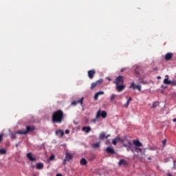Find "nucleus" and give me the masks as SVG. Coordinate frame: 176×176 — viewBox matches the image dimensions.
<instances>
[{
  "mask_svg": "<svg viewBox=\"0 0 176 176\" xmlns=\"http://www.w3.org/2000/svg\"><path fill=\"white\" fill-rule=\"evenodd\" d=\"M113 83L116 85V90L118 93H120V91H123L124 89H126V85L124 84V77L122 76H118L115 81H113Z\"/></svg>",
  "mask_w": 176,
  "mask_h": 176,
  "instance_id": "obj_1",
  "label": "nucleus"
},
{
  "mask_svg": "<svg viewBox=\"0 0 176 176\" xmlns=\"http://www.w3.org/2000/svg\"><path fill=\"white\" fill-rule=\"evenodd\" d=\"M64 120V112L62 110H58L52 114L53 123H62Z\"/></svg>",
  "mask_w": 176,
  "mask_h": 176,
  "instance_id": "obj_2",
  "label": "nucleus"
},
{
  "mask_svg": "<svg viewBox=\"0 0 176 176\" xmlns=\"http://www.w3.org/2000/svg\"><path fill=\"white\" fill-rule=\"evenodd\" d=\"M35 130V126H27L25 131H16V134H23V135H27L28 133H32Z\"/></svg>",
  "mask_w": 176,
  "mask_h": 176,
  "instance_id": "obj_3",
  "label": "nucleus"
},
{
  "mask_svg": "<svg viewBox=\"0 0 176 176\" xmlns=\"http://www.w3.org/2000/svg\"><path fill=\"white\" fill-rule=\"evenodd\" d=\"M100 116L103 118V119H105V118H107V111H101V110H99L96 114V119H98L100 118Z\"/></svg>",
  "mask_w": 176,
  "mask_h": 176,
  "instance_id": "obj_4",
  "label": "nucleus"
},
{
  "mask_svg": "<svg viewBox=\"0 0 176 176\" xmlns=\"http://www.w3.org/2000/svg\"><path fill=\"white\" fill-rule=\"evenodd\" d=\"M72 157H74V155L69 153H66L65 159L63 161V164H65L66 162H69V160H72Z\"/></svg>",
  "mask_w": 176,
  "mask_h": 176,
  "instance_id": "obj_5",
  "label": "nucleus"
},
{
  "mask_svg": "<svg viewBox=\"0 0 176 176\" xmlns=\"http://www.w3.org/2000/svg\"><path fill=\"white\" fill-rule=\"evenodd\" d=\"M78 104H80V105H83V98H82L79 100H75V101L72 102V105H74V107H76V105H78Z\"/></svg>",
  "mask_w": 176,
  "mask_h": 176,
  "instance_id": "obj_6",
  "label": "nucleus"
},
{
  "mask_svg": "<svg viewBox=\"0 0 176 176\" xmlns=\"http://www.w3.org/2000/svg\"><path fill=\"white\" fill-rule=\"evenodd\" d=\"M94 75H96V70L91 69L88 71V76L89 79H93V78H94Z\"/></svg>",
  "mask_w": 176,
  "mask_h": 176,
  "instance_id": "obj_7",
  "label": "nucleus"
},
{
  "mask_svg": "<svg viewBox=\"0 0 176 176\" xmlns=\"http://www.w3.org/2000/svg\"><path fill=\"white\" fill-rule=\"evenodd\" d=\"M104 94H105V93L102 91L97 92L94 96L95 101H97V100H98V97H100V96H104Z\"/></svg>",
  "mask_w": 176,
  "mask_h": 176,
  "instance_id": "obj_8",
  "label": "nucleus"
},
{
  "mask_svg": "<svg viewBox=\"0 0 176 176\" xmlns=\"http://www.w3.org/2000/svg\"><path fill=\"white\" fill-rule=\"evenodd\" d=\"M173 53H171V52L167 53L165 55L166 61H170V60H171V58H173Z\"/></svg>",
  "mask_w": 176,
  "mask_h": 176,
  "instance_id": "obj_9",
  "label": "nucleus"
},
{
  "mask_svg": "<svg viewBox=\"0 0 176 176\" xmlns=\"http://www.w3.org/2000/svg\"><path fill=\"white\" fill-rule=\"evenodd\" d=\"M131 87L133 89V90H135V89H137L138 90H139V91H141V85H135V84L133 82L131 85Z\"/></svg>",
  "mask_w": 176,
  "mask_h": 176,
  "instance_id": "obj_10",
  "label": "nucleus"
},
{
  "mask_svg": "<svg viewBox=\"0 0 176 176\" xmlns=\"http://www.w3.org/2000/svg\"><path fill=\"white\" fill-rule=\"evenodd\" d=\"M26 157L29 160H30V162H35V160H36V158L32 157V153H27Z\"/></svg>",
  "mask_w": 176,
  "mask_h": 176,
  "instance_id": "obj_11",
  "label": "nucleus"
},
{
  "mask_svg": "<svg viewBox=\"0 0 176 176\" xmlns=\"http://www.w3.org/2000/svg\"><path fill=\"white\" fill-rule=\"evenodd\" d=\"M106 151L107 153H110V155H115V150L112 147H107Z\"/></svg>",
  "mask_w": 176,
  "mask_h": 176,
  "instance_id": "obj_12",
  "label": "nucleus"
},
{
  "mask_svg": "<svg viewBox=\"0 0 176 176\" xmlns=\"http://www.w3.org/2000/svg\"><path fill=\"white\" fill-rule=\"evenodd\" d=\"M56 135H59V137H60V138H63V137H64V131L59 129L56 131Z\"/></svg>",
  "mask_w": 176,
  "mask_h": 176,
  "instance_id": "obj_13",
  "label": "nucleus"
},
{
  "mask_svg": "<svg viewBox=\"0 0 176 176\" xmlns=\"http://www.w3.org/2000/svg\"><path fill=\"white\" fill-rule=\"evenodd\" d=\"M82 131H85L87 134L91 131V127L90 126H83L82 129Z\"/></svg>",
  "mask_w": 176,
  "mask_h": 176,
  "instance_id": "obj_14",
  "label": "nucleus"
},
{
  "mask_svg": "<svg viewBox=\"0 0 176 176\" xmlns=\"http://www.w3.org/2000/svg\"><path fill=\"white\" fill-rule=\"evenodd\" d=\"M164 85H171V80H168V75L165 76V79L164 80Z\"/></svg>",
  "mask_w": 176,
  "mask_h": 176,
  "instance_id": "obj_15",
  "label": "nucleus"
},
{
  "mask_svg": "<svg viewBox=\"0 0 176 176\" xmlns=\"http://www.w3.org/2000/svg\"><path fill=\"white\" fill-rule=\"evenodd\" d=\"M109 135H107L105 136V132H102V133H100V135L99 136V138L100 140H104V138H106V140H107V138H108L109 137Z\"/></svg>",
  "mask_w": 176,
  "mask_h": 176,
  "instance_id": "obj_16",
  "label": "nucleus"
},
{
  "mask_svg": "<svg viewBox=\"0 0 176 176\" xmlns=\"http://www.w3.org/2000/svg\"><path fill=\"white\" fill-rule=\"evenodd\" d=\"M133 144L137 147L142 146V143L140 140H133Z\"/></svg>",
  "mask_w": 176,
  "mask_h": 176,
  "instance_id": "obj_17",
  "label": "nucleus"
},
{
  "mask_svg": "<svg viewBox=\"0 0 176 176\" xmlns=\"http://www.w3.org/2000/svg\"><path fill=\"white\" fill-rule=\"evenodd\" d=\"M80 164L81 166H86L87 164V160H86L85 158H82L80 160Z\"/></svg>",
  "mask_w": 176,
  "mask_h": 176,
  "instance_id": "obj_18",
  "label": "nucleus"
},
{
  "mask_svg": "<svg viewBox=\"0 0 176 176\" xmlns=\"http://www.w3.org/2000/svg\"><path fill=\"white\" fill-rule=\"evenodd\" d=\"M36 168L37 170H42L43 168V163H41V162L38 163L36 164Z\"/></svg>",
  "mask_w": 176,
  "mask_h": 176,
  "instance_id": "obj_19",
  "label": "nucleus"
},
{
  "mask_svg": "<svg viewBox=\"0 0 176 176\" xmlns=\"http://www.w3.org/2000/svg\"><path fill=\"white\" fill-rule=\"evenodd\" d=\"M119 165L120 166H127V162H126V160H120V162H119Z\"/></svg>",
  "mask_w": 176,
  "mask_h": 176,
  "instance_id": "obj_20",
  "label": "nucleus"
},
{
  "mask_svg": "<svg viewBox=\"0 0 176 176\" xmlns=\"http://www.w3.org/2000/svg\"><path fill=\"white\" fill-rule=\"evenodd\" d=\"M120 141V138L118 137V138H116L113 142H112V144H114V145H116L118 144V142Z\"/></svg>",
  "mask_w": 176,
  "mask_h": 176,
  "instance_id": "obj_21",
  "label": "nucleus"
},
{
  "mask_svg": "<svg viewBox=\"0 0 176 176\" xmlns=\"http://www.w3.org/2000/svg\"><path fill=\"white\" fill-rule=\"evenodd\" d=\"M7 150L5 148L0 149V155H6Z\"/></svg>",
  "mask_w": 176,
  "mask_h": 176,
  "instance_id": "obj_22",
  "label": "nucleus"
},
{
  "mask_svg": "<svg viewBox=\"0 0 176 176\" xmlns=\"http://www.w3.org/2000/svg\"><path fill=\"white\" fill-rule=\"evenodd\" d=\"M92 148H94V149H97V148H100V143H94L92 145Z\"/></svg>",
  "mask_w": 176,
  "mask_h": 176,
  "instance_id": "obj_23",
  "label": "nucleus"
},
{
  "mask_svg": "<svg viewBox=\"0 0 176 176\" xmlns=\"http://www.w3.org/2000/svg\"><path fill=\"white\" fill-rule=\"evenodd\" d=\"M98 86V85H97V82H92L91 84V87H90V89H91V90H93V89H94V87H96Z\"/></svg>",
  "mask_w": 176,
  "mask_h": 176,
  "instance_id": "obj_24",
  "label": "nucleus"
},
{
  "mask_svg": "<svg viewBox=\"0 0 176 176\" xmlns=\"http://www.w3.org/2000/svg\"><path fill=\"white\" fill-rule=\"evenodd\" d=\"M135 152H137L138 153L139 152H140V153H142V149L140 148V147L135 146Z\"/></svg>",
  "mask_w": 176,
  "mask_h": 176,
  "instance_id": "obj_25",
  "label": "nucleus"
},
{
  "mask_svg": "<svg viewBox=\"0 0 176 176\" xmlns=\"http://www.w3.org/2000/svg\"><path fill=\"white\" fill-rule=\"evenodd\" d=\"M129 144V146L126 148L127 152H129L130 151H131V142L129 141L128 142Z\"/></svg>",
  "mask_w": 176,
  "mask_h": 176,
  "instance_id": "obj_26",
  "label": "nucleus"
},
{
  "mask_svg": "<svg viewBox=\"0 0 176 176\" xmlns=\"http://www.w3.org/2000/svg\"><path fill=\"white\" fill-rule=\"evenodd\" d=\"M160 104V103L159 102H154L153 103V108H156V107H159V105Z\"/></svg>",
  "mask_w": 176,
  "mask_h": 176,
  "instance_id": "obj_27",
  "label": "nucleus"
},
{
  "mask_svg": "<svg viewBox=\"0 0 176 176\" xmlns=\"http://www.w3.org/2000/svg\"><path fill=\"white\" fill-rule=\"evenodd\" d=\"M102 82H104V80L102 78H100L99 80L96 81V82L98 85H98H101L102 83Z\"/></svg>",
  "mask_w": 176,
  "mask_h": 176,
  "instance_id": "obj_28",
  "label": "nucleus"
},
{
  "mask_svg": "<svg viewBox=\"0 0 176 176\" xmlns=\"http://www.w3.org/2000/svg\"><path fill=\"white\" fill-rule=\"evenodd\" d=\"M116 98V95L113 94H111V96L110 97V101H113Z\"/></svg>",
  "mask_w": 176,
  "mask_h": 176,
  "instance_id": "obj_29",
  "label": "nucleus"
},
{
  "mask_svg": "<svg viewBox=\"0 0 176 176\" xmlns=\"http://www.w3.org/2000/svg\"><path fill=\"white\" fill-rule=\"evenodd\" d=\"M16 132L14 133H12V135H11V139L12 140H16Z\"/></svg>",
  "mask_w": 176,
  "mask_h": 176,
  "instance_id": "obj_30",
  "label": "nucleus"
},
{
  "mask_svg": "<svg viewBox=\"0 0 176 176\" xmlns=\"http://www.w3.org/2000/svg\"><path fill=\"white\" fill-rule=\"evenodd\" d=\"M166 144H167V140H164L163 141H162V145H163V146H166Z\"/></svg>",
  "mask_w": 176,
  "mask_h": 176,
  "instance_id": "obj_31",
  "label": "nucleus"
},
{
  "mask_svg": "<svg viewBox=\"0 0 176 176\" xmlns=\"http://www.w3.org/2000/svg\"><path fill=\"white\" fill-rule=\"evenodd\" d=\"M140 68V66H136V69H135V73L137 74V75H140V72L138 71H137V69H138Z\"/></svg>",
  "mask_w": 176,
  "mask_h": 176,
  "instance_id": "obj_32",
  "label": "nucleus"
},
{
  "mask_svg": "<svg viewBox=\"0 0 176 176\" xmlns=\"http://www.w3.org/2000/svg\"><path fill=\"white\" fill-rule=\"evenodd\" d=\"M140 80V83H143V85H148V82L144 81L143 80Z\"/></svg>",
  "mask_w": 176,
  "mask_h": 176,
  "instance_id": "obj_33",
  "label": "nucleus"
},
{
  "mask_svg": "<svg viewBox=\"0 0 176 176\" xmlns=\"http://www.w3.org/2000/svg\"><path fill=\"white\" fill-rule=\"evenodd\" d=\"M170 85H172V86H176V80H174L171 81Z\"/></svg>",
  "mask_w": 176,
  "mask_h": 176,
  "instance_id": "obj_34",
  "label": "nucleus"
},
{
  "mask_svg": "<svg viewBox=\"0 0 176 176\" xmlns=\"http://www.w3.org/2000/svg\"><path fill=\"white\" fill-rule=\"evenodd\" d=\"M129 105H130V102L127 100L126 104H124L125 108H129Z\"/></svg>",
  "mask_w": 176,
  "mask_h": 176,
  "instance_id": "obj_35",
  "label": "nucleus"
},
{
  "mask_svg": "<svg viewBox=\"0 0 176 176\" xmlns=\"http://www.w3.org/2000/svg\"><path fill=\"white\" fill-rule=\"evenodd\" d=\"M3 141V134L0 135V142H2Z\"/></svg>",
  "mask_w": 176,
  "mask_h": 176,
  "instance_id": "obj_36",
  "label": "nucleus"
},
{
  "mask_svg": "<svg viewBox=\"0 0 176 176\" xmlns=\"http://www.w3.org/2000/svg\"><path fill=\"white\" fill-rule=\"evenodd\" d=\"M50 160H54V155L50 156Z\"/></svg>",
  "mask_w": 176,
  "mask_h": 176,
  "instance_id": "obj_37",
  "label": "nucleus"
},
{
  "mask_svg": "<svg viewBox=\"0 0 176 176\" xmlns=\"http://www.w3.org/2000/svg\"><path fill=\"white\" fill-rule=\"evenodd\" d=\"M97 119H98V118H97V116H96V119L93 120V122H94V123H96V122H97Z\"/></svg>",
  "mask_w": 176,
  "mask_h": 176,
  "instance_id": "obj_38",
  "label": "nucleus"
},
{
  "mask_svg": "<svg viewBox=\"0 0 176 176\" xmlns=\"http://www.w3.org/2000/svg\"><path fill=\"white\" fill-rule=\"evenodd\" d=\"M65 134H68L69 133V130H68V129L65 130Z\"/></svg>",
  "mask_w": 176,
  "mask_h": 176,
  "instance_id": "obj_39",
  "label": "nucleus"
},
{
  "mask_svg": "<svg viewBox=\"0 0 176 176\" xmlns=\"http://www.w3.org/2000/svg\"><path fill=\"white\" fill-rule=\"evenodd\" d=\"M119 141H120V142H124V140H123V139H120Z\"/></svg>",
  "mask_w": 176,
  "mask_h": 176,
  "instance_id": "obj_40",
  "label": "nucleus"
},
{
  "mask_svg": "<svg viewBox=\"0 0 176 176\" xmlns=\"http://www.w3.org/2000/svg\"><path fill=\"white\" fill-rule=\"evenodd\" d=\"M167 176H173V175L170 173H167Z\"/></svg>",
  "mask_w": 176,
  "mask_h": 176,
  "instance_id": "obj_41",
  "label": "nucleus"
},
{
  "mask_svg": "<svg viewBox=\"0 0 176 176\" xmlns=\"http://www.w3.org/2000/svg\"><path fill=\"white\" fill-rule=\"evenodd\" d=\"M153 70H154V71H157V67H155V68L153 69Z\"/></svg>",
  "mask_w": 176,
  "mask_h": 176,
  "instance_id": "obj_42",
  "label": "nucleus"
},
{
  "mask_svg": "<svg viewBox=\"0 0 176 176\" xmlns=\"http://www.w3.org/2000/svg\"><path fill=\"white\" fill-rule=\"evenodd\" d=\"M173 122H176V118H173Z\"/></svg>",
  "mask_w": 176,
  "mask_h": 176,
  "instance_id": "obj_43",
  "label": "nucleus"
},
{
  "mask_svg": "<svg viewBox=\"0 0 176 176\" xmlns=\"http://www.w3.org/2000/svg\"><path fill=\"white\" fill-rule=\"evenodd\" d=\"M123 146H125L126 148H127V144H123Z\"/></svg>",
  "mask_w": 176,
  "mask_h": 176,
  "instance_id": "obj_44",
  "label": "nucleus"
},
{
  "mask_svg": "<svg viewBox=\"0 0 176 176\" xmlns=\"http://www.w3.org/2000/svg\"><path fill=\"white\" fill-rule=\"evenodd\" d=\"M131 151L133 153H134V150L133 148H131Z\"/></svg>",
  "mask_w": 176,
  "mask_h": 176,
  "instance_id": "obj_45",
  "label": "nucleus"
},
{
  "mask_svg": "<svg viewBox=\"0 0 176 176\" xmlns=\"http://www.w3.org/2000/svg\"><path fill=\"white\" fill-rule=\"evenodd\" d=\"M131 100H132L131 98H129V100H128V101L130 102V101H131Z\"/></svg>",
  "mask_w": 176,
  "mask_h": 176,
  "instance_id": "obj_46",
  "label": "nucleus"
},
{
  "mask_svg": "<svg viewBox=\"0 0 176 176\" xmlns=\"http://www.w3.org/2000/svg\"><path fill=\"white\" fill-rule=\"evenodd\" d=\"M16 148H19V144H16Z\"/></svg>",
  "mask_w": 176,
  "mask_h": 176,
  "instance_id": "obj_47",
  "label": "nucleus"
},
{
  "mask_svg": "<svg viewBox=\"0 0 176 176\" xmlns=\"http://www.w3.org/2000/svg\"><path fill=\"white\" fill-rule=\"evenodd\" d=\"M148 160H151V157H148Z\"/></svg>",
  "mask_w": 176,
  "mask_h": 176,
  "instance_id": "obj_48",
  "label": "nucleus"
},
{
  "mask_svg": "<svg viewBox=\"0 0 176 176\" xmlns=\"http://www.w3.org/2000/svg\"><path fill=\"white\" fill-rule=\"evenodd\" d=\"M160 78H161L160 76H158V77H157V79H160Z\"/></svg>",
  "mask_w": 176,
  "mask_h": 176,
  "instance_id": "obj_49",
  "label": "nucleus"
},
{
  "mask_svg": "<svg viewBox=\"0 0 176 176\" xmlns=\"http://www.w3.org/2000/svg\"><path fill=\"white\" fill-rule=\"evenodd\" d=\"M174 165H175V161H173Z\"/></svg>",
  "mask_w": 176,
  "mask_h": 176,
  "instance_id": "obj_50",
  "label": "nucleus"
},
{
  "mask_svg": "<svg viewBox=\"0 0 176 176\" xmlns=\"http://www.w3.org/2000/svg\"><path fill=\"white\" fill-rule=\"evenodd\" d=\"M121 72H123V69L121 70Z\"/></svg>",
  "mask_w": 176,
  "mask_h": 176,
  "instance_id": "obj_51",
  "label": "nucleus"
},
{
  "mask_svg": "<svg viewBox=\"0 0 176 176\" xmlns=\"http://www.w3.org/2000/svg\"><path fill=\"white\" fill-rule=\"evenodd\" d=\"M34 176H35V175L34 174Z\"/></svg>",
  "mask_w": 176,
  "mask_h": 176,
  "instance_id": "obj_52",
  "label": "nucleus"
}]
</instances>
